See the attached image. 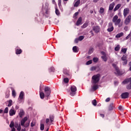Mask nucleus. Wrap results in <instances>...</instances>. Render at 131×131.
<instances>
[{"instance_id": "nucleus-1", "label": "nucleus", "mask_w": 131, "mask_h": 131, "mask_svg": "<svg viewBox=\"0 0 131 131\" xmlns=\"http://www.w3.org/2000/svg\"><path fill=\"white\" fill-rule=\"evenodd\" d=\"M112 66L115 68L116 72H115V74H116V75H118L119 76H120L121 75H122L123 73L122 72L119 70V68L117 67V66L115 63H113Z\"/></svg>"}, {"instance_id": "nucleus-2", "label": "nucleus", "mask_w": 131, "mask_h": 131, "mask_svg": "<svg viewBox=\"0 0 131 131\" xmlns=\"http://www.w3.org/2000/svg\"><path fill=\"white\" fill-rule=\"evenodd\" d=\"M122 83L124 84H126L128 83L126 86L127 90H131V77L129 78L125 79L123 82Z\"/></svg>"}, {"instance_id": "nucleus-3", "label": "nucleus", "mask_w": 131, "mask_h": 131, "mask_svg": "<svg viewBox=\"0 0 131 131\" xmlns=\"http://www.w3.org/2000/svg\"><path fill=\"white\" fill-rule=\"evenodd\" d=\"M92 83H94V84L98 83V82H99L100 81V74L94 75L92 77Z\"/></svg>"}, {"instance_id": "nucleus-4", "label": "nucleus", "mask_w": 131, "mask_h": 131, "mask_svg": "<svg viewBox=\"0 0 131 131\" xmlns=\"http://www.w3.org/2000/svg\"><path fill=\"white\" fill-rule=\"evenodd\" d=\"M45 97H46L47 100L49 99V97H50V95H51V88L50 87L46 86L45 88Z\"/></svg>"}, {"instance_id": "nucleus-5", "label": "nucleus", "mask_w": 131, "mask_h": 131, "mask_svg": "<svg viewBox=\"0 0 131 131\" xmlns=\"http://www.w3.org/2000/svg\"><path fill=\"white\" fill-rule=\"evenodd\" d=\"M76 91H77V89L76 88V86L75 85H72L71 86V92H70V95L71 96H75V94H76Z\"/></svg>"}, {"instance_id": "nucleus-6", "label": "nucleus", "mask_w": 131, "mask_h": 131, "mask_svg": "<svg viewBox=\"0 0 131 131\" xmlns=\"http://www.w3.org/2000/svg\"><path fill=\"white\" fill-rule=\"evenodd\" d=\"M108 28L107 31L108 32H112L114 30V27H113V24L112 23H110L108 24Z\"/></svg>"}, {"instance_id": "nucleus-7", "label": "nucleus", "mask_w": 131, "mask_h": 131, "mask_svg": "<svg viewBox=\"0 0 131 131\" xmlns=\"http://www.w3.org/2000/svg\"><path fill=\"white\" fill-rule=\"evenodd\" d=\"M126 59H127V57L125 55H123L121 57V60L122 61H123L122 64L124 66L126 65V64H127V60Z\"/></svg>"}, {"instance_id": "nucleus-8", "label": "nucleus", "mask_w": 131, "mask_h": 131, "mask_svg": "<svg viewBox=\"0 0 131 131\" xmlns=\"http://www.w3.org/2000/svg\"><path fill=\"white\" fill-rule=\"evenodd\" d=\"M130 20H131V15H129L125 19L124 24H125V25H128V24H129V23H130Z\"/></svg>"}, {"instance_id": "nucleus-9", "label": "nucleus", "mask_w": 131, "mask_h": 131, "mask_svg": "<svg viewBox=\"0 0 131 131\" xmlns=\"http://www.w3.org/2000/svg\"><path fill=\"white\" fill-rule=\"evenodd\" d=\"M129 14V8H125L123 10V16L124 17H126L127 15Z\"/></svg>"}, {"instance_id": "nucleus-10", "label": "nucleus", "mask_w": 131, "mask_h": 131, "mask_svg": "<svg viewBox=\"0 0 131 131\" xmlns=\"http://www.w3.org/2000/svg\"><path fill=\"white\" fill-rule=\"evenodd\" d=\"M128 96H129V93H128V92L123 93L121 95L122 99H127Z\"/></svg>"}, {"instance_id": "nucleus-11", "label": "nucleus", "mask_w": 131, "mask_h": 131, "mask_svg": "<svg viewBox=\"0 0 131 131\" xmlns=\"http://www.w3.org/2000/svg\"><path fill=\"white\" fill-rule=\"evenodd\" d=\"M100 27L98 26H94L93 27V30L95 32V33H99L100 32Z\"/></svg>"}, {"instance_id": "nucleus-12", "label": "nucleus", "mask_w": 131, "mask_h": 131, "mask_svg": "<svg viewBox=\"0 0 131 131\" xmlns=\"http://www.w3.org/2000/svg\"><path fill=\"white\" fill-rule=\"evenodd\" d=\"M39 96H40V99H45V93H43V92H42L41 90V85H40Z\"/></svg>"}, {"instance_id": "nucleus-13", "label": "nucleus", "mask_w": 131, "mask_h": 131, "mask_svg": "<svg viewBox=\"0 0 131 131\" xmlns=\"http://www.w3.org/2000/svg\"><path fill=\"white\" fill-rule=\"evenodd\" d=\"M45 9L46 11V14L48 15L49 14V11H50V8H49V3H45Z\"/></svg>"}, {"instance_id": "nucleus-14", "label": "nucleus", "mask_w": 131, "mask_h": 131, "mask_svg": "<svg viewBox=\"0 0 131 131\" xmlns=\"http://www.w3.org/2000/svg\"><path fill=\"white\" fill-rule=\"evenodd\" d=\"M27 117H25L24 119H23L21 121H20V124L22 126H24V125L25 124V122H26V121H27Z\"/></svg>"}, {"instance_id": "nucleus-15", "label": "nucleus", "mask_w": 131, "mask_h": 131, "mask_svg": "<svg viewBox=\"0 0 131 131\" xmlns=\"http://www.w3.org/2000/svg\"><path fill=\"white\" fill-rule=\"evenodd\" d=\"M81 22H82V18H81V17H80L77 20L76 25L77 26H79V25L81 24Z\"/></svg>"}, {"instance_id": "nucleus-16", "label": "nucleus", "mask_w": 131, "mask_h": 131, "mask_svg": "<svg viewBox=\"0 0 131 131\" xmlns=\"http://www.w3.org/2000/svg\"><path fill=\"white\" fill-rule=\"evenodd\" d=\"M97 69H98V70H97ZM90 70L91 71H96V70H97V71H99L100 70V68H99V67H96V66L92 67L91 68Z\"/></svg>"}, {"instance_id": "nucleus-17", "label": "nucleus", "mask_w": 131, "mask_h": 131, "mask_svg": "<svg viewBox=\"0 0 131 131\" xmlns=\"http://www.w3.org/2000/svg\"><path fill=\"white\" fill-rule=\"evenodd\" d=\"M63 73H64V74H65L66 75H67V76L70 75V72L69 71V70H67V69H64L63 70Z\"/></svg>"}, {"instance_id": "nucleus-18", "label": "nucleus", "mask_w": 131, "mask_h": 131, "mask_svg": "<svg viewBox=\"0 0 131 131\" xmlns=\"http://www.w3.org/2000/svg\"><path fill=\"white\" fill-rule=\"evenodd\" d=\"M16 114V111L13 109H11L9 111V115H15Z\"/></svg>"}, {"instance_id": "nucleus-19", "label": "nucleus", "mask_w": 131, "mask_h": 131, "mask_svg": "<svg viewBox=\"0 0 131 131\" xmlns=\"http://www.w3.org/2000/svg\"><path fill=\"white\" fill-rule=\"evenodd\" d=\"M115 5V4H114V3H113L110 5L109 8H108L109 11H112V10H113Z\"/></svg>"}, {"instance_id": "nucleus-20", "label": "nucleus", "mask_w": 131, "mask_h": 131, "mask_svg": "<svg viewBox=\"0 0 131 131\" xmlns=\"http://www.w3.org/2000/svg\"><path fill=\"white\" fill-rule=\"evenodd\" d=\"M113 108H114V103H111L108 107V110L111 111V110H113Z\"/></svg>"}, {"instance_id": "nucleus-21", "label": "nucleus", "mask_w": 131, "mask_h": 131, "mask_svg": "<svg viewBox=\"0 0 131 131\" xmlns=\"http://www.w3.org/2000/svg\"><path fill=\"white\" fill-rule=\"evenodd\" d=\"M24 97V92L23 91H21L19 94V98L20 100H23Z\"/></svg>"}, {"instance_id": "nucleus-22", "label": "nucleus", "mask_w": 131, "mask_h": 131, "mask_svg": "<svg viewBox=\"0 0 131 131\" xmlns=\"http://www.w3.org/2000/svg\"><path fill=\"white\" fill-rule=\"evenodd\" d=\"M22 53V50L21 49H16L15 50V54H16V55H20V54H21Z\"/></svg>"}, {"instance_id": "nucleus-23", "label": "nucleus", "mask_w": 131, "mask_h": 131, "mask_svg": "<svg viewBox=\"0 0 131 131\" xmlns=\"http://www.w3.org/2000/svg\"><path fill=\"white\" fill-rule=\"evenodd\" d=\"M79 5H80V0H78L77 1L75 4L74 5V7H78V6H79Z\"/></svg>"}, {"instance_id": "nucleus-24", "label": "nucleus", "mask_w": 131, "mask_h": 131, "mask_svg": "<svg viewBox=\"0 0 131 131\" xmlns=\"http://www.w3.org/2000/svg\"><path fill=\"white\" fill-rule=\"evenodd\" d=\"M121 36H123V33H122V32L117 34L116 35V38H119L121 37Z\"/></svg>"}, {"instance_id": "nucleus-25", "label": "nucleus", "mask_w": 131, "mask_h": 131, "mask_svg": "<svg viewBox=\"0 0 131 131\" xmlns=\"http://www.w3.org/2000/svg\"><path fill=\"white\" fill-rule=\"evenodd\" d=\"M120 7H121V4H118L117 5H116V6L115 7L114 9V12H116V11H117V10H118V9H119Z\"/></svg>"}, {"instance_id": "nucleus-26", "label": "nucleus", "mask_w": 131, "mask_h": 131, "mask_svg": "<svg viewBox=\"0 0 131 131\" xmlns=\"http://www.w3.org/2000/svg\"><path fill=\"white\" fill-rule=\"evenodd\" d=\"M12 90V95L14 98L16 97V91H15V90L13 89V88H11Z\"/></svg>"}, {"instance_id": "nucleus-27", "label": "nucleus", "mask_w": 131, "mask_h": 131, "mask_svg": "<svg viewBox=\"0 0 131 131\" xmlns=\"http://www.w3.org/2000/svg\"><path fill=\"white\" fill-rule=\"evenodd\" d=\"M92 89L93 91H97V89H99V86L97 84H95L93 85Z\"/></svg>"}, {"instance_id": "nucleus-28", "label": "nucleus", "mask_w": 131, "mask_h": 131, "mask_svg": "<svg viewBox=\"0 0 131 131\" xmlns=\"http://www.w3.org/2000/svg\"><path fill=\"white\" fill-rule=\"evenodd\" d=\"M118 19V16L115 15L114 16L113 18V22L114 23L116 22V21H117Z\"/></svg>"}, {"instance_id": "nucleus-29", "label": "nucleus", "mask_w": 131, "mask_h": 131, "mask_svg": "<svg viewBox=\"0 0 131 131\" xmlns=\"http://www.w3.org/2000/svg\"><path fill=\"white\" fill-rule=\"evenodd\" d=\"M73 51L74 53H78V50H77V47L76 46L73 47Z\"/></svg>"}, {"instance_id": "nucleus-30", "label": "nucleus", "mask_w": 131, "mask_h": 131, "mask_svg": "<svg viewBox=\"0 0 131 131\" xmlns=\"http://www.w3.org/2000/svg\"><path fill=\"white\" fill-rule=\"evenodd\" d=\"M121 22V19L120 18L118 19L115 22V25H118Z\"/></svg>"}, {"instance_id": "nucleus-31", "label": "nucleus", "mask_w": 131, "mask_h": 131, "mask_svg": "<svg viewBox=\"0 0 131 131\" xmlns=\"http://www.w3.org/2000/svg\"><path fill=\"white\" fill-rule=\"evenodd\" d=\"M101 58L102 59V60H103L104 62H107V56H106V55L101 56Z\"/></svg>"}, {"instance_id": "nucleus-32", "label": "nucleus", "mask_w": 131, "mask_h": 131, "mask_svg": "<svg viewBox=\"0 0 131 131\" xmlns=\"http://www.w3.org/2000/svg\"><path fill=\"white\" fill-rule=\"evenodd\" d=\"M55 14H56L57 16H59V15H60V11L57 8H55Z\"/></svg>"}, {"instance_id": "nucleus-33", "label": "nucleus", "mask_w": 131, "mask_h": 131, "mask_svg": "<svg viewBox=\"0 0 131 131\" xmlns=\"http://www.w3.org/2000/svg\"><path fill=\"white\" fill-rule=\"evenodd\" d=\"M9 126L11 128H13L14 126V121H12L9 125Z\"/></svg>"}, {"instance_id": "nucleus-34", "label": "nucleus", "mask_w": 131, "mask_h": 131, "mask_svg": "<svg viewBox=\"0 0 131 131\" xmlns=\"http://www.w3.org/2000/svg\"><path fill=\"white\" fill-rule=\"evenodd\" d=\"M49 72H55V68L54 67H51L49 69Z\"/></svg>"}, {"instance_id": "nucleus-35", "label": "nucleus", "mask_w": 131, "mask_h": 131, "mask_svg": "<svg viewBox=\"0 0 131 131\" xmlns=\"http://www.w3.org/2000/svg\"><path fill=\"white\" fill-rule=\"evenodd\" d=\"M127 51V48H123L122 49L121 52L123 53V54H125Z\"/></svg>"}, {"instance_id": "nucleus-36", "label": "nucleus", "mask_w": 131, "mask_h": 131, "mask_svg": "<svg viewBox=\"0 0 131 131\" xmlns=\"http://www.w3.org/2000/svg\"><path fill=\"white\" fill-rule=\"evenodd\" d=\"M24 114H25L24 111L23 110H20L19 115H24Z\"/></svg>"}, {"instance_id": "nucleus-37", "label": "nucleus", "mask_w": 131, "mask_h": 131, "mask_svg": "<svg viewBox=\"0 0 131 131\" xmlns=\"http://www.w3.org/2000/svg\"><path fill=\"white\" fill-rule=\"evenodd\" d=\"M92 104L94 106H97V100L94 99L92 101Z\"/></svg>"}, {"instance_id": "nucleus-38", "label": "nucleus", "mask_w": 131, "mask_h": 131, "mask_svg": "<svg viewBox=\"0 0 131 131\" xmlns=\"http://www.w3.org/2000/svg\"><path fill=\"white\" fill-rule=\"evenodd\" d=\"M93 62H94V63H97V62H98V61H99V58H98L97 57H94L93 59Z\"/></svg>"}, {"instance_id": "nucleus-39", "label": "nucleus", "mask_w": 131, "mask_h": 131, "mask_svg": "<svg viewBox=\"0 0 131 131\" xmlns=\"http://www.w3.org/2000/svg\"><path fill=\"white\" fill-rule=\"evenodd\" d=\"M40 128L41 130H43V129H45V124H40Z\"/></svg>"}, {"instance_id": "nucleus-40", "label": "nucleus", "mask_w": 131, "mask_h": 131, "mask_svg": "<svg viewBox=\"0 0 131 131\" xmlns=\"http://www.w3.org/2000/svg\"><path fill=\"white\" fill-rule=\"evenodd\" d=\"M12 104H13V101L12 100H9L8 107H11L12 106Z\"/></svg>"}, {"instance_id": "nucleus-41", "label": "nucleus", "mask_w": 131, "mask_h": 131, "mask_svg": "<svg viewBox=\"0 0 131 131\" xmlns=\"http://www.w3.org/2000/svg\"><path fill=\"white\" fill-rule=\"evenodd\" d=\"M104 8L101 7V8H100V10H99V13H100V14H103V13H104Z\"/></svg>"}, {"instance_id": "nucleus-42", "label": "nucleus", "mask_w": 131, "mask_h": 131, "mask_svg": "<svg viewBox=\"0 0 131 131\" xmlns=\"http://www.w3.org/2000/svg\"><path fill=\"white\" fill-rule=\"evenodd\" d=\"M120 49V46L119 45H117L115 48V51H119Z\"/></svg>"}, {"instance_id": "nucleus-43", "label": "nucleus", "mask_w": 131, "mask_h": 131, "mask_svg": "<svg viewBox=\"0 0 131 131\" xmlns=\"http://www.w3.org/2000/svg\"><path fill=\"white\" fill-rule=\"evenodd\" d=\"M54 118H55V117H54V116H50V119L51 122H53L54 121Z\"/></svg>"}, {"instance_id": "nucleus-44", "label": "nucleus", "mask_w": 131, "mask_h": 131, "mask_svg": "<svg viewBox=\"0 0 131 131\" xmlns=\"http://www.w3.org/2000/svg\"><path fill=\"white\" fill-rule=\"evenodd\" d=\"M30 124V122H27L25 125H24V127H28Z\"/></svg>"}, {"instance_id": "nucleus-45", "label": "nucleus", "mask_w": 131, "mask_h": 131, "mask_svg": "<svg viewBox=\"0 0 131 131\" xmlns=\"http://www.w3.org/2000/svg\"><path fill=\"white\" fill-rule=\"evenodd\" d=\"M92 63H93L92 60H89L86 62V65H91Z\"/></svg>"}, {"instance_id": "nucleus-46", "label": "nucleus", "mask_w": 131, "mask_h": 131, "mask_svg": "<svg viewBox=\"0 0 131 131\" xmlns=\"http://www.w3.org/2000/svg\"><path fill=\"white\" fill-rule=\"evenodd\" d=\"M9 112V108L6 107L4 111L3 112V113H8Z\"/></svg>"}, {"instance_id": "nucleus-47", "label": "nucleus", "mask_w": 131, "mask_h": 131, "mask_svg": "<svg viewBox=\"0 0 131 131\" xmlns=\"http://www.w3.org/2000/svg\"><path fill=\"white\" fill-rule=\"evenodd\" d=\"M89 24L88 23H84L83 26H82V28H86V27H88Z\"/></svg>"}, {"instance_id": "nucleus-48", "label": "nucleus", "mask_w": 131, "mask_h": 131, "mask_svg": "<svg viewBox=\"0 0 131 131\" xmlns=\"http://www.w3.org/2000/svg\"><path fill=\"white\" fill-rule=\"evenodd\" d=\"M64 82H65V83H68V82H69V79H68V78H65L64 79Z\"/></svg>"}, {"instance_id": "nucleus-49", "label": "nucleus", "mask_w": 131, "mask_h": 131, "mask_svg": "<svg viewBox=\"0 0 131 131\" xmlns=\"http://www.w3.org/2000/svg\"><path fill=\"white\" fill-rule=\"evenodd\" d=\"M119 110H120V111H123V110L124 109L123 106L120 105L118 107Z\"/></svg>"}, {"instance_id": "nucleus-50", "label": "nucleus", "mask_w": 131, "mask_h": 131, "mask_svg": "<svg viewBox=\"0 0 131 131\" xmlns=\"http://www.w3.org/2000/svg\"><path fill=\"white\" fill-rule=\"evenodd\" d=\"M83 38H84V36H80L78 38V39H79V40L81 41V40H82V39H83Z\"/></svg>"}, {"instance_id": "nucleus-51", "label": "nucleus", "mask_w": 131, "mask_h": 131, "mask_svg": "<svg viewBox=\"0 0 131 131\" xmlns=\"http://www.w3.org/2000/svg\"><path fill=\"white\" fill-rule=\"evenodd\" d=\"M17 130L21 131V125L19 124L17 127Z\"/></svg>"}, {"instance_id": "nucleus-52", "label": "nucleus", "mask_w": 131, "mask_h": 131, "mask_svg": "<svg viewBox=\"0 0 131 131\" xmlns=\"http://www.w3.org/2000/svg\"><path fill=\"white\" fill-rule=\"evenodd\" d=\"M78 14H79L78 12H75V14H74V17L75 18V17H77V16H78Z\"/></svg>"}, {"instance_id": "nucleus-53", "label": "nucleus", "mask_w": 131, "mask_h": 131, "mask_svg": "<svg viewBox=\"0 0 131 131\" xmlns=\"http://www.w3.org/2000/svg\"><path fill=\"white\" fill-rule=\"evenodd\" d=\"M78 41H79V40L78 38H76V39H75V43H78Z\"/></svg>"}, {"instance_id": "nucleus-54", "label": "nucleus", "mask_w": 131, "mask_h": 131, "mask_svg": "<svg viewBox=\"0 0 131 131\" xmlns=\"http://www.w3.org/2000/svg\"><path fill=\"white\" fill-rule=\"evenodd\" d=\"M35 125V123H33L32 122L31 123V126L32 127H33V126H34Z\"/></svg>"}, {"instance_id": "nucleus-55", "label": "nucleus", "mask_w": 131, "mask_h": 131, "mask_svg": "<svg viewBox=\"0 0 131 131\" xmlns=\"http://www.w3.org/2000/svg\"><path fill=\"white\" fill-rule=\"evenodd\" d=\"M61 0H58V4L59 7H60V6H61Z\"/></svg>"}, {"instance_id": "nucleus-56", "label": "nucleus", "mask_w": 131, "mask_h": 131, "mask_svg": "<svg viewBox=\"0 0 131 131\" xmlns=\"http://www.w3.org/2000/svg\"><path fill=\"white\" fill-rule=\"evenodd\" d=\"M46 123H49V122H50V119L49 118L46 119Z\"/></svg>"}, {"instance_id": "nucleus-57", "label": "nucleus", "mask_w": 131, "mask_h": 131, "mask_svg": "<svg viewBox=\"0 0 131 131\" xmlns=\"http://www.w3.org/2000/svg\"><path fill=\"white\" fill-rule=\"evenodd\" d=\"M101 54L103 55V56H106V53L104 51H102L101 52Z\"/></svg>"}, {"instance_id": "nucleus-58", "label": "nucleus", "mask_w": 131, "mask_h": 131, "mask_svg": "<svg viewBox=\"0 0 131 131\" xmlns=\"http://www.w3.org/2000/svg\"><path fill=\"white\" fill-rule=\"evenodd\" d=\"M110 98H107L105 100V102H110Z\"/></svg>"}, {"instance_id": "nucleus-59", "label": "nucleus", "mask_w": 131, "mask_h": 131, "mask_svg": "<svg viewBox=\"0 0 131 131\" xmlns=\"http://www.w3.org/2000/svg\"><path fill=\"white\" fill-rule=\"evenodd\" d=\"M4 113V111L3 110H0V114H3Z\"/></svg>"}, {"instance_id": "nucleus-60", "label": "nucleus", "mask_w": 131, "mask_h": 131, "mask_svg": "<svg viewBox=\"0 0 131 131\" xmlns=\"http://www.w3.org/2000/svg\"><path fill=\"white\" fill-rule=\"evenodd\" d=\"M129 66H130L129 70L131 71V61L129 63Z\"/></svg>"}, {"instance_id": "nucleus-61", "label": "nucleus", "mask_w": 131, "mask_h": 131, "mask_svg": "<svg viewBox=\"0 0 131 131\" xmlns=\"http://www.w3.org/2000/svg\"><path fill=\"white\" fill-rule=\"evenodd\" d=\"M90 33H91L92 36H94V33H93V31H91Z\"/></svg>"}, {"instance_id": "nucleus-62", "label": "nucleus", "mask_w": 131, "mask_h": 131, "mask_svg": "<svg viewBox=\"0 0 131 131\" xmlns=\"http://www.w3.org/2000/svg\"><path fill=\"white\" fill-rule=\"evenodd\" d=\"M15 109H16V110H18V109H19V106L16 105Z\"/></svg>"}, {"instance_id": "nucleus-63", "label": "nucleus", "mask_w": 131, "mask_h": 131, "mask_svg": "<svg viewBox=\"0 0 131 131\" xmlns=\"http://www.w3.org/2000/svg\"><path fill=\"white\" fill-rule=\"evenodd\" d=\"M12 128V129L11 131H16V129L15 128L13 127Z\"/></svg>"}, {"instance_id": "nucleus-64", "label": "nucleus", "mask_w": 131, "mask_h": 131, "mask_svg": "<svg viewBox=\"0 0 131 131\" xmlns=\"http://www.w3.org/2000/svg\"><path fill=\"white\" fill-rule=\"evenodd\" d=\"M26 129L24 128V129H21V131H26Z\"/></svg>"}]
</instances>
